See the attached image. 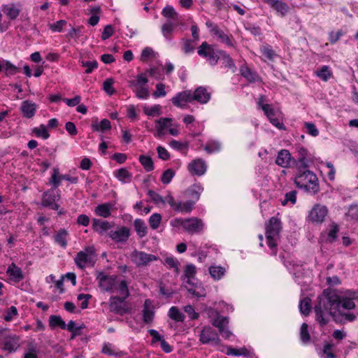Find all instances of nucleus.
Segmentation results:
<instances>
[{"label":"nucleus","mask_w":358,"mask_h":358,"mask_svg":"<svg viewBox=\"0 0 358 358\" xmlns=\"http://www.w3.org/2000/svg\"><path fill=\"white\" fill-rule=\"evenodd\" d=\"M171 101L176 106L182 108L185 103L192 102L193 101L192 93L190 90L183 91L173 97Z\"/></svg>","instance_id":"14"},{"label":"nucleus","mask_w":358,"mask_h":358,"mask_svg":"<svg viewBox=\"0 0 358 358\" xmlns=\"http://www.w3.org/2000/svg\"><path fill=\"white\" fill-rule=\"evenodd\" d=\"M162 13L165 17L171 18L173 20H176L178 18V13L171 6H166L163 9Z\"/></svg>","instance_id":"48"},{"label":"nucleus","mask_w":358,"mask_h":358,"mask_svg":"<svg viewBox=\"0 0 358 358\" xmlns=\"http://www.w3.org/2000/svg\"><path fill=\"white\" fill-rule=\"evenodd\" d=\"M92 225L94 230L101 234L111 227V224L108 221L101 219H93Z\"/></svg>","instance_id":"26"},{"label":"nucleus","mask_w":358,"mask_h":358,"mask_svg":"<svg viewBox=\"0 0 358 358\" xmlns=\"http://www.w3.org/2000/svg\"><path fill=\"white\" fill-rule=\"evenodd\" d=\"M262 109L270 121L271 120V118L276 117L275 111L269 104L262 105Z\"/></svg>","instance_id":"63"},{"label":"nucleus","mask_w":358,"mask_h":358,"mask_svg":"<svg viewBox=\"0 0 358 358\" xmlns=\"http://www.w3.org/2000/svg\"><path fill=\"white\" fill-rule=\"evenodd\" d=\"M125 299L119 296H111L109 301L110 310L121 315L128 313L129 308Z\"/></svg>","instance_id":"8"},{"label":"nucleus","mask_w":358,"mask_h":358,"mask_svg":"<svg viewBox=\"0 0 358 358\" xmlns=\"http://www.w3.org/2000/svg\"><path fill=\"white\" fill-rule=\"evenodd\" d=\"M114 80L113 78H107L103 83L104 91L109 95H112L115 93V90L113 87Z\"/></svg>","instance_id":"56"},{"label":"nucleus","mask_w":358,"mask_h":358,"mask_svg":"<svg viewBox=\"0 0 358 358\" xmlns=\"http://www.w3.org/2000/svg\"><path fill=\"white\" fill-rule=\"evenodd\" d=\"M210 33L213 36H217L220 42L225 43L227 46H234V43L231 40V37L224 34V31L220 29L217 26L215 25V27H213L210 29Z\"/></svg>","instance_id":"18"},{"label":"nucleus","mask_w":358,"mask_h":358,"mask_svg":"<svg viewBox=\"0 0 358 358\" xmlns=\"http://www.w3.org/2000/svg\"><path fill=\"white\" fill-rule=\"evenodd\" d=\"M345 216L351 220H358V205H351L348 213H345Z\"/></svg>","instance_id":"55"},{"label":"nucleus","mask_w":358,"mask_h":358,"mask_svg":"<svg viewBox=\"0 0 358 358\" xmlns=\"http://www.w3.org/2000/svg\"><path fill=\"white\" fill-rule=\"evenodd\" d=\"M241 73L250 82H254L257 79V75L252 71L248 66L241 68Z\"/></svg>","instance_id":"39"},{"label":"nucleus","mask_w":358,"mask_h":358,"mask_svg":"<svg viewBox=\"0 0 358 358\" xmlns=\"http://www.w3.org/2000/svg\"><path fill=\"white\" fill-rule=\"evenodd\" d=\"M207 169V165L201 159H196L192 161L188 165V170L192 175L201 176L203 175Z\"/></svg>","instance_id":"13"},{"label":"nucleus","mask_w":358,"mask_h":358,"mask_svg":"<svg viewBox=\"0 0 358 358\" xmlns=\"http://www.w3.org/2000/svg\"><path fill=\"white\" fill-rule=\"evenodd\" d=\"M102 352L103 354L108 355L109 356H115V357H120L122 356V353L121 352H116L112 348V345L110 343H106L104 344Z\"/></svg>","instance_id":"53"},{"label":"nucleus","mask_w":358,"mask_h":358,"mask_svg":"<svg viewBox=\"0 0 358 358\" xmlns=\"http://www.w3.org/2000/svg\"><path fill=\"white\" fill-rule=\"evenodd\" d=\"M292 157L287 150H281L277 156L275 163L282 167H288L291 165Z\"/></svg>","instance_id":"20"},{"label":"nucleus","mask_w":358,"mask_h":358,"mask_svg":"<svg viewBox=\"0 0 358 358\" xmlns=\"http://www.w3.org/2000/svg\"><path fill=\"white\" fill-rule=\"evenodd\" d=\"M134 226L137 234L141 237H144L148 233V228L143 220L136 219L134 222Z\"/></svg>","instance_id":"30"},{"label":"nucleus","mask_w":358,"mask_h":358,"mask_svg":"<svg viewBox=\"0 0 358 358\" xmlns=\"http://www.w3.org/2000/svg\"><path fill=\"white\" fill-rule=\"evenodd\" d=\"M203 229V223L201 220L195 217L186 219V223L184 230L188 233L193 234L201 231Z\"/></svg>","instance_id":"15"},{"label":"nucleus","mask_w":358,"mask_h":358,"mask_svg":"<svg viewBox=\"0 0 358 358\" xmlns=\"http://www.w3.org/2000/svg\"><path fill=\"white\" fill-rule=\"evenodd\" d=\"M114 204L111 203H106L99 205L95 208V213L99 216L103 217H108L110 215V210L113 208Z\"/></svg>","instance_id":"25"},{"label":"nucleus","mask_w":358,"mask_h":358,"mask_svg":"<svg viewBox=\"0 0 358 358\" xmlns=\"http://www.w3.org/2000/svg\"><path fill=\"white\" fill-rule=\"evenodd\" d=\"M281 228L280 220L275 217H272L266 225V238L269 247L276 246V238L278 236Z\"/></svg>","instance_id":"3"},{"label":"nucleus","mask_w":358,"mask_h":358,"mask_svg":"<svg viewBox=\"0 0 358 358\" xmlns=\"http://www.w3.org/2000/svg\"><path fill=\"white\" fill-rule=\"evenodd\" d=\"M66 24V21L64 20H60L55 23L49 24V27L52 31L60 32L62 30L63 27Z\"/></svg>","instance_id":"62"},{"label":"nucleus","mask_w":358,"mask_h":358,"mask_svg":"<svg viewBox=\"0 0 358 358\" xmlns=\"http://www.w3.org/2000/svg\"><path fill=\"white\" fill-rule=\"evenodd\" d=\"M314 308L317 320L322 325L328 323L329 317L340 323L354 321L358 314V293L348 291L339 295L338 290L327 288L317 298Z\"/></svg>","instance_id":"1"},{"label":"nucleus","mask_w":358,"mask_h":358,"mask_svg":"<svg viewBox=\"0 0 358 358\" xmlns=\"http://www.w3.org/2000/svg\"><path fill=\"white\" fill-rule=\"evenodd\" d=\"M210 99V94L203 87H197L194 94H192L193 101H196L200 103H206Z\"/></svg>","instance_id":"17"},{"label":"nucleus","mask_w":358,"mask_h":358,"mask_svg":"<svg viewBox=\"0 0 358 358\" xmlns=\"http://www.w3.org/2000/svg\"><path fill=\"white\" fill-rule=\"evenodd\" d=\"M327 214V209L325 206L321 205H315L310 211L308 215L309 220L315 222H323Z\"/></svg>","instance_id":"12"},{"label":"nucleus","mask_w":358,"mask_h":358,"mask_svg":"<svg viewBox=\"0 0 358 358\" xmlns=\"http://www.w3.org/2000/svg\"><path fill=\"white\" fill-rule=\"evenodd\" d=\"M175 24L171 20H168L162 26V35L166 38L170 40L171 38V34L173 31Z\"/></svg>","instance_id":"32"},{"label":"nucleus","mask_w":358,"mask_h":358,"mask_svg":"<svg viewBox=\"0 0 358 358\" xmlns=\"http://www.w3.org/2000/svg\"><path fill=\"white\" fill-rule=\"evenodd\" d=\"M7 273L10 276L11 280L16 282L21 281L24 278L21 268L16 266L13 263L8 266Z\"/></svg>","instance_id":"23"},{"label":"nucleus","mask_w":358,"mask_h":358,"mask_svg":"<svg viewBox=\"0 0 358 358\" xmlns=\"http://www.w3.org/2000/svg\"><path fill=\"white\" fill-rule=\"evenodd\" d=\"M50 326L52 328L59 327L62 329L66 328V324L60 316L52 315L50 317Z\"/></svg>","instance_id":"37"},{"label":"nucleus","mask_w":358,"mask_h":358,"mask_svg":"<svg viewBox=\"0 0 358 358\" xmlns=\"http://www.w3.org/2000/svg\"><path fill=\"white\" fill-rule=\"evenodd\" d=\"M139 161L147 171H151L154 169L153 162L151 157L141 155L139 157Z\"/></svg>","instance_id":"40"},{"label":"nucleus","mask_w":358,"mask_h":358,"mask_svg":"<svg viewBox=\"0 0 358 358\" xmlns=\"http://www.w3.org/2000/svg\"><path fill=\"white\" fill-rule=\"evenodd\" d=\"M221 149V143L215 140H211L207 142L204 147V150L209 154L218 152Z\"/></svg>","instance_id":"34"},{"label":"nucleus","mask_w":358,"mask_h":358,"mask_svg":"<svg viewBox=\"0 0 358 358\" xmlns=\"http://www.w3.org/2000/svg\"><path fill=\"white\" fill-rule=\"evenodd\" d=\"M148 194L156 204L167 203L166 196L164 199L162 196L152 190H149Z\"/></svg>","instance_id":"52"},{"label":"nucleus","mask_w":358,"mask_h":358,"mask_svg":"<svg viewBox=\"0 0 358 358\" xmlns=\"http://www.w3.org/2000/svg\"><path fill=\"white\" fill-rule=\"evenodd\" d=\"M148 83V80L143 74H138L136 77V80L129 81V87L134 88L140 86H147Z\"/></svg>","instance_id":"33"},{"label":"nucleus","mask_w":358,"mask_h":358,"mask_svg":"<svg viewBox=\"0 0 358 358\" xmlns=\"http://www.w3.org/2000/svg\"><path fill=\"white\" fill-rule=\"evenodd\" d=\"M20 110L24 117L31 118L36 113V105L29 100L24 101L21 104Z\"/></svg>","instance_id":"19"},{"label":"nucleus","mask_w":358,"mask_h":358,"mask_svg":"<svg viewBox=\"0 0 358 358\" xmlns=\"http://www.w3.org/2000/svg\"><path fill=\"white\" fill-rule=\"evenodd\" d=\"M296 185L307 190L311 189L313 192L318 191L317 178L313 172L306 169H301L299 170L296 177L295 178Z\"/></svg>","instance_id":"2"},{"label":"nucleus","mask_w":358,"mask_h":358,"mask_svg":"<svg viewBox=\"0 0 358 358\" xmlns=\"http://www.w3.org/2000/svg\"><path fill=\"white\" fill-rule=\"evenodd\" d=\"M173 176L174 171L172 169H167L163 173L161 180L164 184H169Z\"/></svg>","instance_id":"61"},{"label":"nucleus","mask_w":358,"mask_h":358,"mask_svg":"<svg viewBox=\"0 0 358 358\" xmlns=\"http://www.w3.org/2000/svg\"><path fill=\"white\" fill-rule=\"evenodd\" d=\"M129 234V229L125 227H122L116 231H110L109 234L110 237L117 242H125Z\"/></svg>","instance_id":"16"},{"label":"nucleus","mask_w":358,"mask_h":358,"mask_svg":"<svg viewBox=\"0 0 358 358\" xmlns=\"http://www.w3.org/2000/svg\"><path fill=\"white\" fill-rule=\"evenodd\" d=\"M133 91L135 92L136 96L141 99H146L150 95L148 88L147 86L143 87H136L131 88Z\"/></svg>","instance_id":"41"},{"label":"nucleus","mask_w":358,"mask_h":358,"mask_svg":"<svg viewBox=\"0 0 358 358\" xmlns=\"http://www.w3.org/2000/svg\"><path fill=\"white\" fill-rule=\"evenodd\" d=\"M74 261L80 268H84L87 265L93 266L96 261L95 249L88 246L84 250L77 253Z\"/></svg>","instance_id":"4"},{"label":"nucleus","mask_w":358,"mask_h":358,"mask_svg":"<svg viewBox=\"0 0 358 358\" xmlns=\"http://www.w3.org/2000/svg\"><path fill=\"white\" fill-rule=\"evenodd\" d=\"M199 341L207 344L211 343L214 345H219L221 343L217 331L211 327H204L199 334Z\"/></svg>","instance_id":"7"},{"label":"nucleus","mask_w":358,"mask_h":358,"mask_svg":"<svg viewBox=\"0 0 358 358\" xmlns=\"http://www.w3.org/2000/svg\"><path fill=\"white\" fill-rule=\"evenodd\" d=\"M3 12L9 17L10 20H15L20 14V6L15 3L3 5L2 6Z\"/></svg>","instance_id":"22"},{"label":"nucleus","mask_w":358,"mask_h":358,"mask_svg":"<svg viewBox=\"0 0 358 358\" xmlns=\"http://www.w3.org/2000/svg\"><path fill=\"white\" fill-rule=\"evenodd\" d=\"M143 111L148 116L159 115L161 113V106L159 105L152 107L144 106Z\"/></svg>","instance_id":"47"},{"label":"nucleus","mask_w":358,"mask_h":358,"mask_svg":"<svg viewBox=\"0 0 358 358\" xmlns=\"http://www.w3.org/2000/svg\"><path fill=\"white\" fill-rule=\"evenodd\" d=\"M96 280L99 281V286L103 291H110L115 285V278L112 275H108L103 272H97Z\"/></svg>","instance_id":"11"},{"label":"nucleus","mask_w":358,"mask_h":358,"mask_svg":"<svg viewBox=\"0 0 358 358\" xmlns=\"http://www.w3.org/2000/svg\"><path fill=\"white\" fill-rule=\"evenodd\" d=\"M81 64L83 67H85V73H90L92 71L98 67V63L96 60L94 61H82Z\"/></svg>","instance_id":"57"},{"label":"nucleus","mask_w":358,"mask_h":358,"mask_svg":"<svg viewBox=\"0 0 358 358\" xmlns=\"http://www.w3.org/2000/svg\"><path fill=\"white\" fill-rule=\"evenodd\" d=\"M166 202L173 210L180 213H190L193 208L194 202L187 201L185 202H176L171 195L166 196Z\"/></svg>","instance_id":"9"},{"label":"nucleus","mask_w":358,"mask_h":358,"mask_svg":"<svg viewBox=\"0 0 358 358\" xmlns=\"http://www.w3.org/2000/svg\"><path fill=\"white\" fill-rule=\"evenodd\" d=\"M227 354L231 355L234 356H239V355L248 356L249 355V352L245 348L236 349V348H233L231 347H229L227 348Z\"/></svg>","instance_id":"49"},{"label":"nucleus","mask_w":358,"mask_h":358,"mask_svg":"<svg viewBox=\"0 0 358 358\" xmlns=\"http://www.w3.org/2000/svg\"><path fill=\"white\" fill-rule=\"evenodd\" d=\"M118 293L120 295V297L126 299L129 296V292L127 288V283L125 280L120 282L117 287Z\"/></svg>","instance_id":"50"},{"label":"nucleus","mask_w":358,"mask_h":358,"mask_svg":"<svg viewBox=\"0 0 358 358\" xmlns=\"http://www.w3.org/2000/svg\"><path fill=\"white\" fill-rule=\"evenodd\" d=\"M229 324V319L227 317H224L222 315H218L212 322V324L217 327L219 331L222 329H224L227 327Z\"/></svg>","instance_id":"35"},{"label":"nucleus","mask_w":358,"mask_h":358,"mask_svg":"<svg viewBox=\"0 0 358 358\" xmlns=\"http://www.w3.org/2000/svg\"><path fill=\"white\" fill-rule=\"evenodd\" d=\"M111 127L110 122L107 119H103L101 121L99 124H94L92 125V128L95 131H99V129L102 131L110 129Z\"/></svg>","instance_id":"54"},{"label":"nucleus","mask_w":358,"mask_h":358,"mask_svg":"<svg viewBox=\"0 0 358 358\" xmlns=\"http://www.w3.org/2000/svg\"><path fill=\"white\" fill-rule=\"evenodd\" d=\"M0 345H3L2 350L11 352L19 347L18 338L10 334L6 329H0Z\"/></svg>","instance_id":"5"},{"label":"nucleus","mask_w":358,"mask_h":358,"mask_svg":"<svg viewBox=\"0 0 358 358\" xmlns=\"http://www.w3.org/2000/svg\"><path fill=\"white\" fill-rule=\"evenodd\" d=\"M42 205L45 207H49L51 209L57 210L58 205L55 203V195L45 193L42 198Z\"/></svg>","instance_id":"29"},{"label":"nucleus","mask_w":358,"mask_h":358,"mask_svg":"<svg viewBox=\"0 0 358 358\" xmlns=\"http://www.w3.org/2000/svg\"><path fill=\"white\" fill-rule=\"evenodd\" d=\"M270 6L276 10L281 16H285L289 11V6L286 3L279 0H273L270 4Z\"/></svg>","instance_id":"24"},{"label":"nucleus","mask_w":358,"mask_h":358,"mask_svg":"<svg viewBox=\"0 0 358 358\" xmlns=\"http://www.w3.org/2000/svg\"><path fill=\"white\" fill-rule=\"evenodd\" d=\"M316 74L324 81H327L332 75L331 71L327 66H322L317 71Z\"/></svg>","instance_id":"44"},{"label":"nucleus","mask_w":358,"mask_h":358,"mask_svg":"<svg viewBox=\"0 0 358 358\" xmlns=\"http://www.w3.org/2000/svg\"><path fill=\"white\" fill-rule=\"evenodd\" d=\"M32 131L36 136L42 137L43 139H47L50 136L47 128L44 124H41L38 127L34 128Z\"/></svg>","instance_id":"45"},{"label":"nucleus","mask_w":358,"mask_h":358,"mask_svg":"<svg viewBox=\"0 0 358 358\" xmlns=\"http://www.w3.org/2000/svg\"><path fill=\"white\" fill-rule=\"evenodd\" d=\"M172 126V119L169 117H161L155 120V127L166 130Z\"/></svg>","instance_id":"36"},{"label":"nucleus","mask_w":358,"mask_h":358,"mask_svg":"<svg viewBox=\"0 0 358 358\" xmlns=\"http://www.w3.org/2000/svg\"><path fill=\"white\" fill-rule=\"evenodd\" d=\"M143 321L149 323L152 321L154 317V312L148 308V300L145 301L144 308L143 310Z\"/></svg>","instance_id":"42"},{"label":"nucleus","mask_w":358,"mask_h":358,"mask_svg":"<svg viewBox=\"0 0 358 358\" xmlns=\"http://www.w3.org/2000/svg\"><path fill=\"white\" fill-rule=\"evenodd\" d=\"M299 158L296 162V167L298 170L301 169H307L309 167L310 160L306 157L307 150L303 148H300L298 150Z\"/></svg>","instance_id":"21"},{"label":"nucleus","mask_w":358,"mask_h":358,"mask_svg":"<svg viewBox=\"0 0 358 358\" xmlns=\"http://www.w3.org/2000/svg\"><path fill=\"white\" fill-rule=\"evenodd\" d=\"M198 54L201 57H206L211 65H215L217 62L218 57L215 55L213 48L206 42L202 43L199 48Z\"/></svg>","instance_id":"10"},{"label":"nucleus","mask_w":358,"mask_h":358,"mask_svg":"<svg viewBox=\"0 0 358 358\" xmlns=\"http://www.w3.org/2000/svg\"><path fill=\"white\" fill-rule=\"evenodd\" d=\"M165 264H166L169 268H175L176 272H178V266L180 264L177 259L173 257H167L165 259Z\"/></svg>","instance_id":"64"},{"label":"nucleus","mask_w":358,"mask_h":358,"mask_svg":"<svg viewBox=\"0 0 358 358\" xmlns=\"http://www.w3.org/2000/svg\"><path fill=\"white\" fill-rule=\"evenodd\" d=\"M162 222V215L159 213L152 214L148 220L149 224L152 229H157Z\"/></svg>","instance_id":"43"},{"label":"nucleus","mask_w":358,"mask_h":358,"mask_svg":"<svg viewBox=\"0 0 358 358\" xmlns=\"http://www.w3.org/2000/svg\"><path fill=\"white\" fill-rule=\"evenodd\" d=\"M210 276L215 280H220L225 274V268L220 266H211L208 268Z\"/></svg>","instance_id":"27"},{"label":"nucleus","mask_w":358,"mask_h":358,"mask_svg":"<svg viewBox=\"0 0 358 358\" xmlns=\"http://www.w3.org/2000/svg\"><path fill=\"white\" fill-rule=\"evenodd\" d=\"M131 259L136 266L145 267L149 266L151 262L157 261L158 257L154 255L135 250L131 254Z\"/></svg>","instance_id":"6"},{"label":"nucleus","mask_w":358,"mask_h":358,"mask_svg":"<svg viewBox=\"0 0 358 358\" xmlns=\"http://www.w3.org/2000/svg\"><path fill=\"white\" fill-rule=\"evenodd\" d=\"M203 190V188L200 185L195 184L189 189V195L196 200H198Z\"/></svg>","instance_id":"51"},{"label":"nucleus","mask_w":358,"mask_h":358,"mask_svg":"<svg viewBox=\"0 0 358 358\" xmlns=\"http://www.w3.org/2000/svg\"><path fill=\"white\" fill-rule=\"evenodd\" d=\"M115 176L124 183L129 182L131 180L132 175L127 169L122 168L114 172Z\"/></svg>","instance_id":"28"},{"label":"nucleus","mask_w":358,"mask_h":358,"mask_svg":"<svg viewBox=\"0 0 358 358\" xmlns=\"http://www.w3.org/2000/svg\"><path fill=\"white\" fill-rule=\"evenodd\" d=\"M68 232L65 229H60L55 235V241L62 248H66L67 245L66 238Z\"/></svg>","instance_id":"31"},{"label":"nucleus","mask_w":358,"mask_h":358,"mask_svg":"<svg viewBox=\"0 0 358 358\" xmlns=\"http://www.w3.org/2000/svg\"><path fill=\"white\" fill-rule=\"evenodd\" d=\"M3 69L8 75H14L18 71V69L9 62H5L3 64Z\"/></svg>","instance_id":"60"},{"label":"nucleus","mask_w":358,"mask_h":358,"mask_svg":"<svg viewBox=\"0 0 358 358\" xmlns=\"http://www.w3.org/2000/svg\"><path fill=\"white\" fill-rule=\"evenodd\" d=\"M169 316L172 320L178 322H182L185 319L184 315L175 306H173L169 309Z\"/></svg>","instance_id":"38"},{"label":"nucleus","mask_w":358,"mask_h":358,"mask_svg":"<svg viewBox=\"0 0 358 358\" xmlns=\"http://www.w3.org/2000/svg\"><path fill=\"white\" fill-rule=\"evenodd\" d=\"M300 337L301 340L303 343H306L310 340V335L308 331V324L306 323H303L301 325V331H300Z\"/></svg>","instance_id":"58"},{"label":"nucleus","mask_w":358,"mask_h":358,"mask_svg":"<svg viewBox=\"0 0 358 358\" xmlns=\"http://www.w3.org/2000/svg\"><path fill=\"white\" fill-rule=\"evenodd\" d=\"M299 310L305 315L309 314L310 310V299L309 298H304L300 301Z\"/></svg>","instance_id":"46"},{"label":"nucleus","mask_w":358,"mask_h":358,"mask_svg":"<svg viewBox=\"0 0 358 358\" xmlns=\"http://www.w3.org/2000/svg\"><path fill=\"white\" fill-rule=\"evenodd\" d=\"M296 192L291 191L285 194V199L282 201V205L285 206L288 202H291L292 204H294L296 201Z\"/></svg>","instance_id":"59"}]
</instances>
